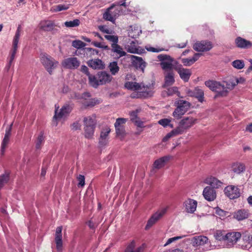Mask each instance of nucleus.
<instances>
[{"label": "nucleus", "instance_id": "46", "mask_svg": "<svg viewBox=\"0 0 252 252\" xmlns=\"http://www.w3.org/2000/svg\"><path fill=\"white\" fill-rule=\"evenodd\" d=\"M44 140V137L43 136V132H40L39 135L37 138L36 141V148L39 149L41 148L42 144L43 143Z\"/></svg>", "mask_w": 252, "mask_h": 252}, {"label": "nucleus", "instance_id": "51", "mask_svg": "<svg viewBox=\"0 0 252 252\" xmlns=\"http://www.w3.org/2000/svg\"><path fill=\"white\" fill-rule=\"evenodd\" d=\"M115 127L117 135L123 137L125 134V131L123 126H115Z\"/></svg>", "mask_w": 252, "mask_h": 252}, {"label": "nucleus", "instance_id": "55", "mask_svg": "<svg viewBox=\"0 0 252 252\" xmlns=\"http://www.w3.org/2000/svg\"><path fill=\"white\" fill-rule=\"evenodd\" d=\"M214 236L216 239L219 241H222L223 243L224 242L225 235H224L222 231L220 230L217 231L214 234Z\"/></svg>", "mask_w": 252, "mask_h": 252}, {"label": "nucleus", "instance_id": "36", "mask_svg": "<svg viewBox=\"0 0 252 252\" xmlns=\"http://www.w3.org/2000/svg\"><path fill=\"white\" fill-rule=\"evenodd\" d=\"M232 170L237 174H240L245 170V166L242 163H236L232 165Z\"/></svg>", "mask_w": 252, "mask_h": 252}, {"label": "nucleus", "instance_id": "52", "mask_svg": "<svg viewBox=\"0 0 252 252\" xmlns=\"http://www.w3.org/2000/svg\"><path fill=\"white\" fill-rule=\"evenodd\" d=\"M86 44L81 40H76L72 41V46L74 48L80 49L85 46Z\"/></svg>", "mask_w": 252, "mask_h": 252}, {"label": "nucleus", "instance_id": "49", "mask_svg": "<svg viewBox=\"0 0 252 252\" xmlns=\"http://www.w3.org/2000/svg\"><path fill=\"white\" fill-rule=\"evenodd\" d=\"M104 37L108 41L111 42V44H115L118 43V37L117 35H111V34H106L104 35Z\"/></svg>", "mask_w": 252, "mask_h": 252}, {"label": "nucleus", "instance_id": "7", "mask_svg": "<svg viewBox=\"0 0 252 252\" xmlns=\"http://www.w3.org/2000/svg\"><path fill=\"white\" fill-rule=\"evenodd\" d=\"M177 107L173 113V116L176 119H180L187 111L190 107V103L187 101L179 100L177 102Z\"/></svg>", "mask_w": 252, "mask_h": 252}, {"label": "nucleus", "instance_id": "42", "mask_svg": "<svg viewBox=\"0 0 252 252\" xmlns=\"http://www.w3.org/2000/svg\"><path fill=\"white\" fill-rule=\"evenodd\" d=\"M172 121V118H164L159 120L158 121V124L164 127H166L168 126H170L171 128L173 127V125L171 124V122Z\"/></svg>", "mask_w": 252, "mask_h": 252}, {"label": "nucleus", "instance_id": "17", "mask_svg": "<svg viewBox=\"0 0 252 252\" xmlns=\"http://www.w3.org/2000/svg\"><path fill=\"white\" fill-rule=\"evenodd\" d=\"M203 182L205 184L209 185L210 187L215 189L221 187L223 184L221 181L213 176L207 177L204 179Z\"/></svg>", "mask_w": 252, "mask_h": 252}, {"label": "nucleus", "instance_id": "27", "mask_svg": "<svg viewBox=\"0 0 252 252\" xmlns=\"http://www.w3.org/2000/svg\"><path fill=\"white\" fill-rule=\"evenodd\" d=\"M127 51L130 53L141 54L145 52L144 49L135 45L133 41L127 46Z\"/></svg>", "mask_w": 252, "mask_h": 252}, {"label": "nucleus", "instance_id": "53", "mask_svg": "<svg viewBox=\"0 0 252 252\" xmlns=\"http://www.w3.org/2000/svg\"><path fill=\"white\" fill-rule=\"evenodd\" d=\"M9 180L8 174H4L0 176V190L4 184H6Z\"/></svg>", "mask_w": 252, "mask_h": 252}, {"label": "nucleus", "instance_id": "4", "mask_svg": "<svg viewBox=\"0 0 252 252\" xmlns=\"http://www.w3.org/2000/svg\"><path fill=\"white\" fill-rule=\"evenodd\" d=\"M154 88L153 85L150 84L145 85L143 83H141L139 91L131 93L130 97L136 98L151 97L154 93Z\"/></svg>", "mask_w": 252, "mask_h": 252}, {"label": "nucleus", "instance_id": "25", "mask_svg": "<svg viewBox=\"0 0 252 252\" xmlns=\"http://www.w3.org/2000/svg\"><path fill=\"white\" fill-rule=\"evenodd\" d=\"M111 50L115 53L118 58L126 55V53L123 49V48L118 43L111 44Z\"/></svg>", "mask_w": 252, "mask_h": 252}, {"label": "nucleus", "instance_id": "21", "mask_svg": "<svg viewBox=\"0 0 252 252\" xmlns=\"http://www.w3.org/2000/svg\"><path fill=\"white\" fill-rule=\"evenodd\" d=\"M97 78H98L100 85L109 83L112 79L111 75L106 71L99 72L97 73Z\"/></svg>", "mask_w": 252, "mask_h": 252}, {"label": "nucleus", "instance_id": "26", "mask_svg": "<svg viewBox=\"0 0 252 252\" xmlns=\"http://www.w3.org/2000/svg\"><path fill=\"white\" fill-rule=\"evenodd\" d=\"M169 159V157L165 156L156 160L153 164V168L159 169L162 168Z\"/></svg>", "mask_w": 252, "mask_h": 252}, {"label": "nucleus", "instance_id": "35", "mask_svg": "<svg viewBox=\"0 0 252 252\" xmlns=\"http://www.w3.org/2000/svg\"><path fill=\"white\" fill-rule=\"evenodd\" d=\"M89 83L93 87L96 88L100 85L98 81V78H97V74L96 76L93 75H89L88 77Z\"/></svg>", "mask_w": 252, "mask_h": 252}, {"label": "nucleus", "instance_id": "54", "mask_svg": "<svg viewBox=\"0 0 252 252\" xmlns=\"http://www.w3.org/2000/svg\"><path fill=\"white\" fill-rule=\"evenodd\" d=\"M215 213L217 215L219 216L220 218H224L227 214V212L224 211L219 207H216L215 208Z\"/></svg>", "mask_w": 252, "mask_h": 252}, {"label": "nucleus", "instance_id": "43", "mask_svg": "<svg viewBox=\"0 0 252 252\" xmlns=\"http://www.w3.org/2000/svg\"><path fill=\"white\" fill-rule=\"evenodd\" d=\"M243 240L245 242L244 244L241 245V246L243 249H247L250 248V241H252V235L250 236H245L243 237Z\"/></svg>", "mask_w": 252, "mask_h": 252}, {"label": "nucleus", "instance_id": "34", "mask_svg": "<svg viewBox=\"0 0 252 252\" xmlns=\"http://www.w3.org/2000/svg\"><path fill=\"white\" fill-rule=\"evenodd\" d=\"M140 83L134 82H127L125 83V86L128 90L133 91V92H136L139 91Z\"/></svg>", "mask_w": 252, "mask_h": 252}, {"label": "nucleus", "instance_id": "13", "mask_svg": "<svg viewBox=\"0 0 252 252\" xmlns=\"http://www.w3.org/2000/svg\"><path fill=\"white\" fill-rule=\"evenodd\" d=\"M212 48V43L209 41H197L193 46L194 50L197 52L208 51L210 50Z\"/></svg>", "mask_w": 252, "mask_h": 252}, {"label": "nucleus", "instance_id": "37", "mask_svg": "<svg viewBox=\"0 0 252 252\" xmlns=\"http://www.w3.org/2000/svg\"><path fill=\"white\" fill-rule=\"evenodd\" d=\"M193 96H194L196 98H197L198 100L202 102L204 101V92L203 91L199 88H196L193 91Z\"/></svg>", "mask_w": 252, "mask_h": 252}, {"label": "nucleus", "instance_id": "64", "mask_svg": "<svg viewBox=\"0 0 252 252\" xmlns=\"http://www.w3.org/2000/svg\"><path fill=\"white\" fill-rule=\"evenodd\" d=\"M195 250H196L195 247L192 245L190 247L187 248L186 249L185 251H184V252H197V251H196Z\"/></svg>", "mask_w": 252, "mask_h": 252}, {"label": "nucleus", "instance_id": "16", "mask_svg": "<svg viewBox=\"0 0 252 252\" xmlns=\"http://www.w3.org/2000/svg\"><path fill=\"white\" fill-rule=\"evenodd\" d=\"M202 194L204 198L208 201H214L217 197L215 189L210 186H207L204 189Z\"/></svg>", "mask_w": 252, "mask_h": 252}, {"label": "nucleus", "instance_id": "10", "mask_svg": "<svg viewBox=\"0 0 252 252\" xmlns=\"http://www.w3.org/2000/svg\"><path fill=\"white\" fill-rule=\"evenodd\" d=\"M224 194L230 199H235L240 196V189L237 186L229 185L224 189Z\"/></svg>", "mask_w": 252, "mask_h": 252}, {"label": "nucleus", "instance_id": "2", "mask_svg": "<svg viewBox=\"0 0 252 252\" xmlns=\"http://www.w3.org/2000/svg\"><path fill=\"white\" fill-rule=\"evenodd\" d=\"M205 85L212 91L215 92L221 96L226 95L228 91L233 89V86L228 81L221 83L213 80L206 81Z\"/></svg>", "mask_w": 252, "mask_h": 252}, {"label": "nucleus", "instance_id": "8", "mask_svg": "<svg viewBox=\"0 0 252 252\" xmlns=\"http://www.w3.org/2000/svg\"><path fill=\"white\" fill-rule=\"evenodd\" d=\"M158 58L161 61L160 64L164 73L173 71V59L169 56L160 54L158 56Z\"/></svg>", "mask_w": 252, "mask_h": 252}, {"label": "nucleus", "instance_id": "30", "mask_svg": "<svg viewBox=\"0 0 252 252\" xmlns=\"http://www.w3.org/2000/svg\"><path fill=\"white\" fill-rule=\"evenodd\" d=\"M200 54L195 53L194 56L190 58H183L181 59L182 63L185 66H190L195 61H196L200 56Z\"/></svg>", "mask_w": 252, "mask_h": 252}, {"label": "nucleus", "instance_id": "62", "mask_svg": "<svg viewBox=\"0 0 252 252\" xmlns=\"http://www.w3.org/2000/svg\"><path fill=\"white\" fill-rule=\"evenodd\" d=\"M137 113H138L137 111H132V112H130V116L131 121L133 122L134 120H135L136 119H137L138 118L137 117Z\"/></svg>", "mask_w": 252, "mask_h": 252}, {"label": "nucleus", "instance_id": "20", "mask_svg": "<svg viewBox=\"0 0 252 252\" xmlns=\"http://www.w3.org/2000/svg\"><path fill=\"white\" fill-rule=\"evenodd\" d=\"M197 205V201L191 199H188L184 203L186 211L189 213H193L195 211Z\"/></svg>", "mask_w": 252, "mask_h": 252}, {"label": "nucleus", "instance_id": "29", "mask_svg": "<svg viewBox=\"0 0 252 252\" xmlns=\"http://www.w3.org/2000/svg\"><path fill=\"white\" fill-rule=\"evenodd\" d=\"M249 213L246 210H239L234 213L233 217L238 220L246 219L249 217Z\"/></svg>", "mask_w": 252, "mask_h": 252}, {"label": "nucleus", "instance_id": "50", "mask_svg": "<svg viewBox=\"0 0 252 252\" xmlns=\"http://www.w3.org/2000/svg\"><path fill=\"white\" fill-rule=\"evenodd\" d=\"M245 82V79L243 78H232L228 82L230 83V85L233 86V88L238 84H242Z\"/></svg>", "mask_w": 252, "mask_h": 252}, {"label": "nucleus", "instance_id": "39", "mask_svg": "<svg viewBox=\"0 0 252 252\" xmlns=\"http://www.w3.org/2000/svg\"><path fill=\"white\" fill-rule=\"evenodd\" d=\"M95 128V126H84L85 137L88 139L93 138Z\"/></svg>", "mask_w": 252, "mask_h": 252}, {"label": "nucleus", "instance_id": "31", "mask_svg": "<svg viewBox=\"0 0 252 252\" xmlns=\"http://www.w3.org/2000/svg\"><path fill=\"white\" fill-rule=\"evenodd\" d=\"M56 25L52 21H45L40 23V28L45 31H51Z\"/></svg>", "mask_w": 252, "mask_h": 252}, {"label": "nucleus", "instance_id": "28", "mask_svg": "<svg viewBox=\"0 0 252 252\" xmlns=\"http://www.w3.org/2000/svg\"><path fill=\"white\" fill-rule=\"evenodd\" d=\"M237 46L241 48H247L252 46V43L242 37H238L235 39Z\"/></svg>", "mask_w": 252, "mask_h": 252}, {"label": "nucleus", "instance_id": "57", "mask_svg": "<svg viewBox=\"0 0 252 252\" xmlns=\"http://www.w3.org/2000/svg\"><path fill=\"white\" fill-rule=\"evenodd\" d=\"M85 51L87 55H90V57L92 55H97L98 53L97 50L92 48H86Z\"/></svg>", "mask_w": 252, "mask_h": 252}, {"label": "nucleus", "instance_id": "3", "mask_svg": "<svg viewBox=\"0 0 252 252\" xmlns=\"http://www.w3.org/2000/svg\"><path fill=\"white\" fill-rule=\"evenodd\" d=\"M191 245L195 247L196 251L203 252L211 249V244L207 237L199 235L193 237L191 240Z\"/></svg>", "mask_w": 252, "mask_h": 252}, {"label": "nucleus", "instance_id": "9", "mask_svg": "<svg viewBox=\"0 0 252 252\" xmlns=\"http://www.w3.org/2000/svg\"><path fill=\"white\" fill-rule=\"evenodd\" d=\"M241 234L239 232H231L225 235L224 244L227 247H232L240 239Z\"/></svg>", "mask_w": 252, "mask_h": 252}, {"label": "nucleus", "instance_id": "23", "mask_svg": "<svg viewBox=\"0 0 252 252\" xmlns=\"http://www.w3.org/2000/svg\"><path fill=\"white\" fill-rule=\"evenodd\" d=\"M130 57L133 63L137 67L141 68L142 71H144V69L146 66V63L142 58L134 55H130Z\"/></svg>", "mask_w": 252, "mask_h": 252}, {"label": "nucleus", "instance_id": "12", "mask_svg": "<svg viewBox=\"0 0 252 252\" xmlns=\"http://www.w3.org/2000/svg\"><path fill=\"white\" fill-rule=\"evenodd\" d=\"M167 208H163L155 213L148 220L145 229H148L161 218L167 211Z\"/></svg>", "mask_w": 252, "mask_h": 252}, {"label": "nucleus", "instance_id": "24", "mask_svg": "<svg viewBox=\"0 0 252 252\" xmlns=\"http://www.w3.org/2000/svg\"><path fill=\"white\" fill-rule=\"evenodd\" d=\"M181 78L185 82H188L191 75V71L189 69L179 68L177 69Z\"/></svg>", "mask_w": 252, "mask_h": 252}, {"label": "nucleus", "instance_id": "63", "mask_svg": "<svg viewBox=\"0 0 252 252\" xmlns=\"http://www.w3.org/2000/svg\"><path fill=\"white\" fill-rule=\"evenodd\" d=\"M133 123H134V124L137 126L138 127H143V123L142 122L139 118H138L137 119H136L134 120Z\"/></svg>", "mask_w": 252, "mask_h": 252}, {"label": "nucleus", "instance_id": "38", "mask_svg": "<svg viewBox=\"0 0 252 252\" xmlns=\"http://www.w3.org/2000/svg\"><path fill=\"white\" fill-rule=\"evenodd\" d=\"M108 68L112 75H115L118 73L120 68L117 62L114 61L110 63L108 65Z\"/></svg>", "mask_w": 252, "mask_h": 252}, {"label": "nucleus", "instance_id": "1", "mask_svg": "<svg viewBox=\"0 0 252 252\" xmlns=\"http://www.w3.org/2000/svg\"><path fill=\"white\" fill-rule=\"evenodd\" d=\"M197 122V119L192 117H185L179 123V126L170 132L167 133L163 138V141L166 142L170 138L183 134L186 129L191 127Z\"/></svg>", "mask_w": 252, "mask_h": 252}, {"label": "nucleus", "instance_id": "5", "mask_svg": "<svg viewBox=\"0 0 252 252\" xmlns=\"http://www.w3.org/2000/svg\"><path fill=\"white\" fill-rule=\"evenodd\" d=\"M126 0H124L122 3L117 2L108 8L106 11L103 14V18L107 21H109L112 23H114L116 18L122 13V10L121 7L116 8L114 11H112L113 7L115 5L126 6Z\"/></svg>", "mask_w": 252, "mask_h": 252}, {"label": "nucleus", "instance_id": "48", "mask_svg": "<svg viewBox=\"0 0 252 252\" xmlns=\"http://www.w3.org/2000/svg\"><path fill=\"white\" fill-rule=\"evenodd\" d=\"M80 22L78 19H75L73 21H66L64 23V25L66 27L72 28L78 26L80 25Z\"/></svg>", "mask_w": 252, "mask_h": 252}, {"label": "nucleus", "instance_id": "32", "mask_svg": "<svg viewBox=\"0 0 252 252\" xmlns=\"http://www.w3.org/2000/svg\"><path fill=\"white\" fill-rule=\"evenodd\" d=\"M165 75V84L166 86L172 85L174 82V73L173 71L164 73Z\"/></svg>", "mask_w": 252, "mask_h": 252}, {"label": "nucleus", "instance_id": "60", "mask_svg": "<svg viewBox=\"0 0 252 252\" xmlns=\"http://www.w3.org/2000/svg\"><path fill=\"white\" fill-rule=\"evenodd\" d=\"M77 178L79 182L78 186L83 187L85 185V177L83 175H79Z\"/></svg>", "mask_w": 252, "mask_h": 252}, {"label": "nucleus", "instance_id": "45", "mask_svg": "<svg viewBox=\"0 0 252 252\" xmlns=\"http://www.w3.org/2000/svg\"><path fill=\"white\" fill-rule=\"evenodd\" d=\"M68 4H59L53 6L51 9L53 12H58L62 10H65L69 8Z\"/></svg>", "mask_w": 252, "mask_h": 252}, {"label": "nucleus", "instance_id": "18", "mask_svg": "<svg viewBox=\"0 0 252 252\" xmlns=\"http://www.w3.org/2000/svg\"><path fill=\"white\" fill-rule=\"evenodd\" d=\"M110 132V128L108 127H106L101 130L99 138V145L100 146L103 147L108 144Z\"/></svg>", "mask_w": 252, "mask_h": 252}, {"label": "nucleus", "instance_id": "61", "mask_svg": "<svg viewBox=\"0 0 252 252\" xmlns=\"http://www.w3.org/2000/svg\"><path fill=\"white\" fill-rule=\"evenodd\" d=\"M126 122V119L124 118H118L117 119L115 126H123Z\"/></svg>", "mask_w": 252, "mask_h": 252}, {"label": "nucleus", "instance_id": "40", "mask_svg": "<svg viewBox=\"0 0 252 252\" xmlns=\"http://www.w3.org/2000/svg\"><path fill=\"white\" fill-rule=\"evenodd\" d=\"M20 26L18 27L12 41V47L18 48V44L20 37Z\"/></svg>", "mask_w": 252, "mask_h": 252}, {"label": "nucleus", "instance_id": "56", "mask_svg": "<svg viewBox=\"0 0 252 252\" xmlns=\"http://www.w3.org/2000/svg\"><path fill=\"white\" fill-rule=\"evenodd\" d=\"M98 29L103 33H106L107 34H111L113 32V31L110 30L107 26H98Z\"/></svg>", "mask_w": 252, "mask_h": 252}, {"label": "nucleus", "instance_id": "11", "mask_svg": "<svg viewBox=\"0 0 252 252\" xmlns=\"http://www.w3.org/2000/svg\"><path fill=\"white\" fill-rule=\"evenodd\" d=\"M80 65V62L76 57H69L64 59L62 62L63 67L69 69H77Z\"/></svg>", "mask_w": 252, "mask_h": 252}, {"label": "nucleus", "instance_id": "44", "mask_svg": "<svg viewBox=\"0 0 252 252\" xmlns=\"http://www.w3.org/2000/svg\"><path fill=\"white\" fill-rule=\"evenodd\" d=\"M232 65L235 68L241 69L245 66V63L243 60H236L232 62Z\"/></svg>", "mask_w": 252, "mask_h": 252}, {"label": "nucleus", "instance_id": "15", "mask_svg": "<svg viewBox=\"0 0 252 252\" xmlns=\"http://www.w3.org/2000/svg\"><path fill=\"white\" fill-rule=\"evenodd\" d=\"M62 227L59 226L56 228L55 237L56 249L57 252H62L63 240H62Z\"/></svg>", "mask_w": 252, "mask_h": 252}, {"label": "nucleus", "instance_id": "59", "mask_svg": "<svg viewBox=\"0 0 252 252\" xmlns=\"http://www.w3.org/2000/svg\"><path fill=\"white\" fill-rule=\"evenodd\" d=\"M183 238V236H176V237H172V238H170L169 239H168V240L167 241L166 243L164 244V246H167L168 245L172 243V242L176 241V240H179L181 238Z\"/></svg>", "mask_w": 252, "mask_h": 252}, {"label": "nucleus", "instance_id": "14", "mask_svg": "<svg viewBox=\"0 0 252 252\" xmlns=\"http://www.w3.org/2000/svg\"><path fill=\"white\" fill-rule=\"evenodd\" d=\"M71 110V108L68 105L63 106L59 112L58 110L56 109L53 120L57 121L65 117L70 112Z\"/></svg>", "mask_w": 252, "mask_h": 252}, {"label": "nucleus", "instance_id": "58", "mask_svg": "<svg viewBox=\"0 0 252 252\" xmlns=\"http://www.w3.org/2000/svg\"><path fill=\"white\" fill-rule=\"evenodd\" d=\"M145 48L147 51L152 52L158 53V52H159L164 50V49L163 48H156L154 47H149V46H146Z\"/></svg>", "mask_w": 252, "mask_h": 252}, {"label": "nucleus", "instance_id": "33", "mask_svg": "<svg viewBox=\"0 0 252 252\" xmlns=\"http://www.w3.org/2000/svg\"><path fill=\"white\" fill-rule=\"evenodd\" d=\"M84 126H95L96 122L94 116H88L83 119Z\"/></svg>", "mask_w": 252, "mask_h": 252}, {"label": "nucleus", "instance_id": "22", "mask_svg": "<svg viewBox=\"0 0 252 252\" xmlns=\"http://www.w3.org/2000/svg\"><path fill=\"white\" fill-rule=\"evenodd\" d=\"M88 65L94 69H102L105 68V64L100 59H92L88 61Z\"/></svg>", "mask_w": 252, "mask_h": 252}, {"label": "nucleus", "instance_id": "47", "mask_svg": "<svg viewBox=\"0 0 252 252\" xmlns=\"http://www.w3.org/2000/svg\"><path fill=\"white\" fill-rule=\"evenodd\" d=\"M166 94L168 96L173 95L174 94H177L178 96L180 95V93L177 87H172L168 88L166 91Z\"/></svg>", "mask_w": 252, "mask_h": 252}, {"label": "nucleus", "instance_id": "41", "mask_svg": "<svg viewBox=\"0 0 252 252\" xmlns=\"http://www.w3.org/2000/svg\"><path fill=\"white\" fill-rule=\"evenodd\" d=\"M135 247V243L134 242H132L131 243L127 246L125 252H142L143 251V247L140 246L134 250Z\"/></svg>", "mask_w": 252, "mask_h": 252}, {"label": "nucleus", "instance_id": "19", "mask_svg": "<svg viewBox=\"0 0 252 252\" xmlns=\"http://www.w3.org/2000/svg\"><path fill=\"white\" fill-rule=\"evenodd\" d=\"M12 125L13 124H11L9 127L6 128L5 130V135L1 143L0 149V153L2 155L4 154L5 150L9 143Z\"/></svg>", "mask_w": 252, "mask_h": 252}, {"label": "nucleus", "instance_id": "6", "mask_svg": "<svg viewBox=\"0 0 252 252\" xmlns=\"http://www.w3.org/2000/svg\"><path fill=\"white\" fill-rule=\"evenodd\" d=\"M41 62L47 71L51 74L52 70L55 69L59 62L56 61L53 58L48 55H42L41 57Z\"/></svg>", "mask_w": 252, "mask_h": 252}]
</instances>
